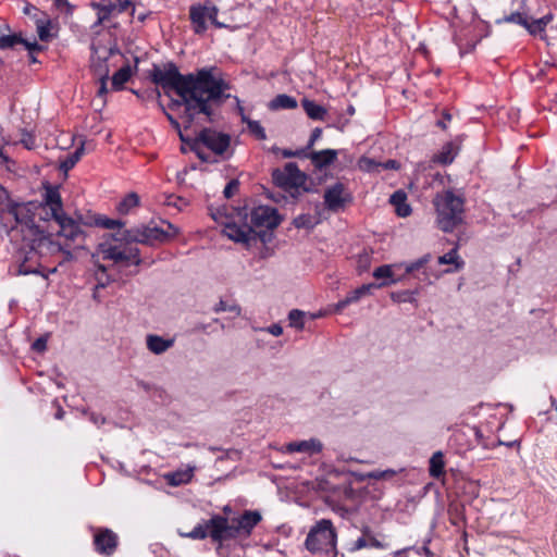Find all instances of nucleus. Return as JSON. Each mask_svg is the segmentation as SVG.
Returning <instances> with one entry per match:
<instances>
[{"mask_svg":"<svg viewBox=\"0 0 557 557\" xmlns=\"http://www.w3.org/2000/svg\"><path fill=\"white\" fill-rule=\"evenodd\" d=\"M149 78L160 86L165 95L174 91L178 99L172 100V110L184 107V117L191 124L195 117L203 114L210 117L213 113L212 102H220L228 98L224 92L231 88L216 66H207L195 73L182 74L173 62L162 66L153 64L149 71Z\"/></svg>","mask_w":557,"mask_h":557,"instance_id":"f257e3e1","label":"nucleus"},{"mask_svg":"<svg viewBox=\"0 0 557 557\" xmlns=\"http://www.w3.org/2000/svg\"><path fill=\"white\" fill-rule=\"evenodd\" d=\"M0 226L7 232L10 238L15 239L17 233L25 231L29 235H34L37 245L42 251V256L57 255L62 252L63 260L59 264L73 259L71 244L60 240H53L51 234H46L35 223V216L28 205L20 203L10 199V195L5 188L0 186Z\"/></svg>","mask_w":557,"mask_h":557,"instance_id":"f03ea898","label":"nucleus"},{"mask_svg":"<svg viewBox=\"0 0 557 557\" xmlns=\"http://www.w3.org/2000/svg\"><path fill=\"white\" fill-rule=\"evenodd\" d=\"M211 216L223 225L225 236L246 246L256 240L263 230H273L281 223L277 210L269 206L256 207L250 213L246 208H233L227 212V208L223 207L212 211Z\"/></svg>","mask_w":557,"mask_h":557,"instance_id":"7ed1b4c3","label":"nucleus"},{"mask_svg":"<svg viewBox=\"0 0 557 557\" xmlns=\"http://www.w3.org/2000/svg\"><path fill=\"white\" fill-rule=\"evenodd\" d=\"M178 234V228L168 223L166 230L158 226H141L126 231L123 240L112 239L101 243L99 250L104 260H111L121 265H138L139 249L131 243L154 245L164 243Z\"/></svg>","mask_w":557,"mask_h":557,"instance_id":"20e7f679","label":"nucleus"},{"mask_svg":"<svg viewBox=\"0 0 557 557\" xmlns=\"http://www.w3.org/2000/svg\"><path fill=\"white\" fill-rule=\"evenodd\" d=\"M261 519V513L257 510H245L243 515L231 521L224 516L213 515L211 517L212 542L222 544L226 540L240 535L249 536Z\"/></svg>","mask_w":557,"mask_h":557,"instance_id":"39448f33","label":"nucleus"},{"mask_svg":"<svg viewBox=\"0 0 557 557\" xmlns=\"http://www.w3.org/2000/svg\"><path fill=\"white\" fill-rule=\"evenodd\" d=\"M231 141V135L211 127H205L195 137L190 149L202 162H213L205 149H208L215 157L225 160L232 154ZM214 161L216 160L214 159Z\"/></svg>","mask_w":557,"mask_h":557,"instance_id":"423d86ee","label":"nucleus"},{"mask_svg":"<svg viewBox=\"0 0 557 557\" xmlns=\"http://www.w3.org/2000/svg\"><path fill=\"white\" fill-rule=\"evenodd\" d=\"M436 223L445 233L453 232L463 220L465 199L453 190H445L434 198Z\"/></svg>","mask_w":557,"mask_h":557,"instance_id":"0eeeda50","label":"nucleus"},{"mask_svg":"<svg viewBox=\"0 0 557 557\" xmlns=\"http://www.w3.org/2000/svg\"><path fill=\"white\" fill-rule=\"evenodd\" d=\"M306 548L313 555L337 557V531L329 519L317 521L305 541Z\"/></svg>","mask_w":557,"mask_h":557,"instance_id":"6e6552de","label":"nucleus"},{"mask_svg":"<svg viewBox=\"0 0 557 557\" xmlns=\"http://www.w3.org/2000/svg\"><path fill=\"white\" fill-rule=\"evenodd\" d=\"M273 183L292 198H298L305 193L311 191L309 176L300 171L297 163L288 162L282 169H275L272 172Z\"/></svg>","mask_w":557,"mask_h":557,"instance_id":"1a4fd4ad","label":"nucleus"},{"mask_svg":"<svg viewBox=\"0 0 557 557\" xmlns=\"http://www.w3.org/2000/svg\"><path fill=\"white\" fill-rule=\"evenodd\" d=\"M18 234L22 235V244L17 247L13 256L18 267L17 273L22 275L40 274L47 278L48 274H42L39 270L42 251L37 245L36 237L25 231L24 233H17L14 240L17 239Z\"/></svg>","mask_w":557,"mask_h":557,"instance_id":"9d476101","label":"nucleus"},{"mask_svg":"<svg viewBox=\"0 0 557 557\" xmlns=\"http://www.w3.org/2000/svg\"><path fill=\"white\" fill-rule=\"evenodd\" d=\"M219 9L211 1L196 3L189 7V20L191 29L196 35H203L207 29L206 21L209 20L215 28H226L227 26L218 20Z\"/></svg>","mask_w":557,"mask_h":557,"instance_id":"9b49d317","label":"nucleus"},{"mask_svg":"<svg viewBox=\"0 0 557 557\" xmlns=\"http://www.w3.org/2000/svg\"><path fill=\"white\" fill-rule=\"evenodd\" d=\"M88 531L92 536V548L102 557H112L119 546L120 536L112 529L107 527L88 525Z\"/></svg>","mask_w":557,"mask_h":557,"instance_id":"f8f14e48","label":"nucleus"},{"mask_svg":"<svg viewBox=\"0 0 557 557\" xmlns=\"http://www.w3.org/2000/svg\"><path fill=\"white\" fill-rule=\"evenodd\" d=\"M89 5L97 13V20L92 24L91 28H97L104 22L109 21L112 16L127 11L131 8L132 2L129 0H100L91 1Z\"/></svg>","mask_w":557,"mask_h":557,"instance_id":"ddd939ff","label":"nucleus"},{"mask_svg":"<svg viewBox=\"0 0 557 557\" xmlns=\"http://www.w3.org/2000/svg\"><path fill=\"white\" fill-rule=\"evenodd\" d=\"M53 220L59 226L57 232L59 238H63L64 243H70L71 249L83 247L84 233L79 223L69 218L65 213L59 218H53Z\"/></svg>","mask_w":557,"mask_h":557,"instance_id":"4468645a","label":"nucleus"},{"mask_svg":"<svg viewBox=\"0 0 557 557\" xmlns=\"http://www.w3.org/2000/svg\"><path fill=\"white\" fill-rule=\"evenodd\" d=\"M323 199L327 210L337 212L352 201V196L343 183L337 182L325 189Z\"/></svg>","mask_w":557,"mask_h":557,"instance_id":"2eb2a0df","label":"nucleus"},{"mask_svg":"<svg viewBox=\"0 0 557 557\" xmlns=\"http://www.w3.org/2000/svg\"><path fill=\"white\" fill-rule=\"evenodd\" d=\"M44 188L42 205L45 209H49L51 218H59L61 214L65 213L59 186L47 183L44 185Z\"/></svg>","mask_w":557,"mask_h":557,"instance_id":"dca6fc26","label":"nucleus"},{"mask_svg":"<svg viewBox=\"0 0 557 557\" xmlns=\"http://www.w3.org/2000/svg\"><path fill=\"white\" fill-rule=\"evenodd\" d=\"M454 39L459 48L460 55H465L474 50L481 40V36L476 33L474 26H466L455 35Z\"/></svg>","mask_w":557,"mask_h":557,"instance_id":"f3484780","label":"nucleus"},{"mask_svg":"<svg viewBox=\"0 0 557 557\" xmlns=\"http://www.w3.org/2000/svg\"><path fill=\"white\" fill-rule=\"evenodd\" d=\"M463 136H457L454 140L447 141L443 145L441 150L433 154L431 161L441 165H448L454 162L455 158L459 153Z\"/></svg>","mask_w":557,"mask_h":557,"instance_id":"a211bd4d","label":"nucleus"},{"mask_svg":"<svg viewBox=\"0 0 557 557\" xmlns=\"http://www.w3.org/2000/svg\"><path fill=\"white\" fill-rule=\"evenodd\" d=\"M92 55H91V70L96 76L99 78H108L109 77V67H108V58L112 53L111 49H103L100 51L92 47Z\"/></svg>","mask_w":557,"mask_h":557,"instance_id":"6ab92c4d","label":"nucleus"},{"mask_svg":"<svg viewBox=\"0 0 557 557\" xmlns=\"http://www.w3.org/2000/svg\"><path fill=\"white\" fill-rule=\"evenodd\" d=\"M306 159H309L315 169L322 170L336 161L337 150L323 149L320 151H309L307 152Z\"/></svg>","mask_w":557,"mask_h":557,"instance_id":"aec40b11","label":"nucleus"},{"mask_svg":"<svg viewBox=\"0 0 557 557\" xmlns=\"http://www.w3.org/2000/svg\"><path fill=\"white\" fill-rule=\"evenodd\" d=\"M389 202L395 207L396 214L406 218L411 214V207L407 202V194L403 189H398L391 195Z\"/></svg>","mask_w":557,"mask_h":557,"instance_id":"412c9836","label":"nucleus"},{"mask_svg":"<svg viewBox=\"0 0 557 557\" xmlns=\"http://www.w3.org/2000/svg\"><path fill=\"white\" fill-rule=\"evenodd\" d=\"M287 450L290 453H308L309 455H313L322 450V444L315 440L293 442L287 445Z\"/></svg>","mask_w":557,"mask_h":557,"instance_id":"4be33fe9","label":"nucleus"},{"mask_svg":"<svg viewBox=\"0 0 557 557\" xmlns=\"http://www.w3.org/2000/svg\"><path fill=\"white\" fill-rule=\"evenodd\" d=\"M360 531L370 548L387 549L389 547V544L384 541V536L376 534L369 525H363Z\"/></svg>","mask_w":557,"mask_h":557,"instance_id":"5701e85b","label":"nucleus"},{"mask_svg":"<svg viewBox=\"0 0 557 557\" xmlns=\"http://www.w3.org/2000/svg\"><path fill=\"white\" fill-rule=\"evenodd\" d=\"M194 476V468H188L184 470H176L173 472H169L164 474V479L166 483L171 486H178L182 484H187L191 481Z\"/></svg>","mask_w":557,"mask_h":557,"instance_id":"b1692460","label":"nucleus"},{"mask_svg":"<svg viewBox=\"0 0 557 557\" xmlns=\"http://www.w3.org/2000/svg\"><path fill=\"white\" fill-rule=\"evenodd\" d=\"M148 349L156 354L160 355L171 348L174 344L173 339H165L159 335L150 334L146 338Z\"/></svg>","mask_w":557,"mask_h":557,"instance_id":"393cba45","label":"nucleus"},{"mask_svg":"<svg viewBox=\"0 0 557 557\" xmlns=\"http://www.w3.org/2000/svg\"><path fill=\"white\" fill-rule=\"evenodd\" d=\"M301 106L306 112V114L314 121H323L327 114V110L314 102L313 100H309L307 98L302 99Z\"/></svg>","mask_w":557,"mask_h":557,"instance_id":"a878e982","label":"nucleus"},{"mask_svg":"<svg viewBox=\"0 0 557 557\" xmlns=\"http://www.w3.org/2000/svg\"><path fill=\"white\" fill-rule=\"evenodd\" d=\"M298 106L296 98L286 95L280 94L275 96L269 103L270 110H292L296 109Z\"/></svg>","mask_w":557,"mask_h":557,"instance_id":"bb28decb","label":"nucleus"},{"mask_svg":"<svg viewBox=\"0 0 557 557\" xmlns=\"http://www.w3.org/2000/svg\"><path fill=\"white\" fill-rule=\"evenodd\" d=\"M438 263L440 264H450L454 265L453 269H448L445 272H456L463 268L465 262L460 259L458 256V248L455 247L451 250H449L447 253L438 257Z\"/></svg>","mask_w":557,"mask_h":557,"instance_id":"cd10ccee","label":"nucleus"},{"mask_svg":"<svg viewBox=\"0 0 557 557\" xmlns=\"http://www.w3.org/2000/svg\"><path fill=\"white\" fill-rule=\"evenodd\" d=\"M140 198L136 193H128L116 206L120 214H128L134 208L139 207Z\"/></svg>","mask_w":557,"mask_h":557,"instance_id":"c85d7f7f","label":"nucleus"},{"mask_svg":"<svg viewBox=\"0 0 557 557\" xmlns=\"http://www.w3.org/2000/svg\"><path fill=\"white\" fill-rule=\"evenodd\" d=\"M212 531L213 527L210 518L209 520L198 523L189 533L186 534V536L193 540H205L210 536L212 540Z\"/></svg>","mask_w":557,"mask_h":557,"instance_id":"c756f323","label":"nucleus"},{"mask_svg":"<svg viewBox=\"0 0 557 557\" xmlns=\"http://www.w3.org/2000/svg\"><path fill=\"white\" fill-rule=\"evenodd\" d=\"M429 473L432 478L438 479L445 473V461L442 451H435L430 458Z\"/></svg>","mask_w":557,"mask_h":557,"instance_id":"7c9ffc66","label":"nucleus"},{"mask_svg":"<svg viewBox=\"0 0 557 557\" xmlns=\"http://www.w3.org/2000/svg\"><path fill=\"white\" fill-rule=\"evenodd\" d=\"M387 285H388V282L362 284L358 288L349 292L347 295L349 296V298L352 302H357L361 297H363L368 294H371L372 289L381 288V287H384Z\"/></svg>","mask_w":557,"mask_h":557,"instance_id":"2f4dec72","label":"nucleus"},{"mask_svg":"<svg viewBox=\"0 0 557 557\" xmlns=\"http://www.w3.org/2000/svg\"><path fill=\"white\" fill-rule=\"evenodd\" d=\"M132 76V69L129 64L122 66L119 71H116L112 76V88L114 90H121L124 87V84L128 82Z\"/></svg>","mask_w":557,"mask_h":557,"instance_id":"473e14b6","label":"nucleus"},{"mask_svg":"<svg viewBox=\"0 0 557 557\" xmlns=\"http://www.w3.org/2000/svg\"><path fill=\"white\" fill-rule=\"evenodd\" d=\"M84 153V145L77 147L73 152L69 153L61 162H60V170L64 173H67L70 170H72L76 163L81 160L82 156Z\"/></svg>","mask_w":557,"mask_h":557,"instance_id":"72a5a7b5","label":"nucleus"},{"mask_svg":"<svg viewBox=\"0 0 557 557\" xmlns=\"http://www.w3.org/2000/svg\"><path fill=\"white\" fill-rule=\"evenodd\" d=\"M243 123H246L248 132L258 140H265L267 133L264 127L259 121L249 119L246 114H243Z\"/></svg>","mask_w":557,"mask_h":557,"instance_id":"f704fd0d","label":"nucleus"},{"mask_svg":"<svg viewBox=\"0 0 557 557\" xmlns=\"http://www.w3.org/2000/svg\"><path fill=\"white\" fill-rule=\"evenodd\" d=\"M36 29L38 37L41 41H49L52 38V35L50 33L51 29V20L48 17L45 18H38L36 21Z\"/></svg>","mask_w":557,"mask_h":557,"instance_id":"c9c22d12","label":"nucleus"},{"mask_svg":"<svg viewBox=\"0 0 557 557\" xmlns=\"http://www.w3.org/2000/svg\"><path fill=\"white\" fill-rule=\"evenodd\" d=\"M372 275H373V277H375L377 280L385 278L384 282H388V285L395 284L397 282V280L393 277L394 273L392 270V265H389V264H384V265L377 267L373 271Z\"/></svg>","mask_w":557,"mask_h":557,"instance_id":"e433bc0d","label":"nucleus"},{"mask_svg":"<svg viewBox=\"0 0 557 557\" xmlns=\"http://www.w3.org/2000/svg\"><path fill=\"white\" fill-rule=\"evenodd\" d=\"M543 21H539V20H532V21H527V25L524 26V28L533 36H536L539 35L541 37V39L545 40L546 39V33H545V27L543 26Z\"/></svg>","mask_w":557,"mask_h":557,"instance_id":"4c0bfd02","label":"nucleus"},{"mask_svg":"<svg viewBox=\"0 0 557 557\" xmlns=\"http://www.w3.org/2000/svg\"><path fill=\"white\" fill-rule=\"evenodd\" d=\"M304 318H305L304 311L298 310V309H293L288 313L289 325L297 330H302L305 326Z\"/></svg>","mask_w":557,"mask_h":557,"instance_id":"58836bf2","label":"nucleus"},{"mask_svg":"<svg viewBox=\"0 0 557 557\" xmlns=\"http://www.w3.org/2000/svg\"><path fill=\"white\" fill-rule=\"evenodd\" d=\"M24 41L21 34H11L0 37V49H10Z\"/></svg>","mask_w":557,"mask_h":557,"instance_id":"ea45409f","label":"nucleus"},{"mask_svg":"<svg viewBox=\"0 0 557 557\" xmlns=\"http://www.w3.org/2000/svg\"><path fill=\"white\" fill-rule=\"evenodd\" d=\"M357 164L359 170L370 173L376 171L380 168L381 162H377L369 157L362 156L361 158H359Z\"/></svg>","mask_w":557,"mask_h":557,"instance_id":"a19ab883","label":"nucleus"},{"mask_svg":"<svg viewBox=\"0 0 557 557\" xmlns=\"http://www.w3.org/2000/svg\"><path fill=\"white\" fill-rule=\"evenodd\" d=\"M293 224L297 228H312L315 222L311 214H299L294 219Z\"/></svg>","mask_w":557,"mask_h":557,"instance_id":"79ce46f5","label":"nucleus"},{"mask_svg":"<svg viewBox=\"0 0 557 557\" xmlns=\"http://www.w3.org/2000/svg\"><path fill=\"white\" fill-rule=\"evenodd\" d=\"M397 474V471L393 469H386V470H373L371 472H368L366 474V478L373 479V480H391Z\"/></svg>","mask_w":557,"mask_h":557,"instance_id":"37998d69","label":"nucleus"},{"mask_svg":"<svg viewBox=\"0 0 557 557\" xmlns=\"http://www.w3.org/2000/svg\"><path fill=\"white\" fill-rule=\"evenodd\" d=\"M416 293L410 290H400V292H393L391 293V298L394 302L401 304V302H411L413 301V295Z\"/></svg>","mask_w":557,"mask_h":557,"instance_id":"c03bdc74","label":"nucleus"},{"mask_svg":"<svg viewBox=\"0 0 557 557\" xmlns=\"http://www.w3.org/2000/svg\"><path fill=\"white\" fill-rule=\"evenodd\" d=\"M430 260H431V255H429V253L424 255L421 258H419L418 260L407 264L406 272L412 273V272L423 268Z\"/></svg>","mask_w":557,"mask_h":557,"instance_id":"a18cd8bd","label":"nucleus"},{"mask_svg":"<svg viewBox=\"0 0 557 557\" xmlns=\"http://www.w3.org/2000/svg\"><path fill=\"white\" fill-rule=\"evenodd\" d=\"M214 311L215 312L230 311V312H233L235 315H239L240 307L238 305H228L226 301L220 300L215 305Z\"/></svg>","mask_w":557,"mask_h":557,"instance_id":"49530a36","label":"nucleus"},{"mask_svg":"<svg viewBox=\"0 0 557 557\" xmlns=\"http://www.w3.org/2000/svg\"><path fill=\"white\" fill-rule=\"evenodd\" d=\"M504 20L508 23H516L524 27L527 25L528 17L522 13L513 12L510 15L505 16Z\"/></svg>","mask_w":557,"mask_h":557,"instance_id":"de8ad7c7","label":"nucleus"},{"mask_svg":"<svg viewBox=\"0 0 557 557\" xmlns=\"http://www.w3.org/2000/svg\"><path fill=\"white\" fill-rule=\"evenodd\" d=\"M99 224L108 230L121 228L125 225V223L122 222L121 220H114L109 218L100 220Z\"/></svg>","mask_w":557,"mask_h":557,"instance_id":"09e8293b","label":"nucleus"},{"mask_svg":"<svg viewBox=\"0 0 557 557\" xmlns=\"http://www.w3.org/2000/svg\"><path fill=\"white\" fill-rule=\"evenodd\" d=\"M239 189V182L237 180H231L224 187L223 194L225 198L233 197Z\"/></svg>","mask_w":557,"mask_h":557,"instance_id":"8fccbe9b","label":"nucleus"},{"mask_svg":"<svg viewBox=\"0 0 557 557\" xmlns=\"http://www.w3.org/2000/svg\"><path fill=\"white\" fill-rule=\"evenodd\" d=\"M322 136V128L320 127H315L312 132H311V135H310V138L306 145V147H304V149H307V152L311 151L312 147L315 145V143L321 138Z\"/></svg>","mask_w":557,"mask_h":557,"instance_id":"3c124183","label":"nucleus"},{"mask_svg":"<svg viewBox=\"0 0 557 557\" xmlns=\"http://www.w3.org/2000/svg\"><path fill=\"white\" fill-rule=\"evenodd\" d=\"M21 44L28 50V57H33L34 53L41 52L45 49V47L39 45L37 41L30 42L24 39Z\"/></svg>","mask_w":557,"mask_h":557,"instance_id":"603ef678","label":"nucleus"},{"mask_svg":"<svg viewBox=\"0 0 557 557\" xmlns=\"http://www.w3.org/2000/svg\"><path fill=\"white\" fill-rule=\"evenodd\" d=\"M282 156L284 158L296 157V158L306 159L307 158V149H304V148H300V149H297V150L284 149V150H282Z\"/></svg>","mask_w":557,"mask_h":557,"instance_id":"864d4df0","label":"nucleus"},{"mask_svg":"<svg viewBox=\"0 0 557 557\" xmlns=\"http://www.w3.org/2000/svg\"><path fill=\"white\" fill-rule=\"evenodd\" d=\"M21 143L23 146L27 149H33L35 147V136L32 133H28L26 131H23Z\"/></svg>","mask_w":557,"mask_h":557,"instance_id":"5fc2aeb1","label":"nucleus"},{"mask_svg":"<svg viewBox=\"0 0 557 557\" xmlns=\"http://www.w3.org/2000/svg\"><path fill=\"white\" fill-rule=\"evenodd\" d=\"M450 121H451V114L447 110H444L442 112V117L440 120H437V122H436V126L442 128L443 131H446L448 127V123Z\"/></svg>","mask_w":557,"mask_h":557,"instance_id":"6e6d98bb","label":"nucleus"},{"mask_svg":"<svg viewBox=\"0 0 557 557\" xmlns=\"http://www.w3.org/2000/svg\"><path fill=\"white\" fill-rule=\"evenodd\" d=\"M364 548H370L369 544L366 542L362 535H360L356 541L352 542L350 552H358Z\"/></svg>","mask_w":557,"mask_h":557,"instance_id":"4d7b16f0","label":"nucleus"},{"mask_svg":"<svg viewBox=\"0 0 557 557\" xmlns=\"http://www.w3.org/2000/svg\"><path fill=\"white\" fill-rule=\"evenodd\" d=\"M54 5L66 14H72L74 10V7L67 0H54Z\"/></svg>","mask_w":557,"mask_h":557,"instance_id":"13d9d810","label":"nucleus"},{"mask_svg":"<svg viewBox=\"0 0 557 557\" xmlns=\"http://www.w3.org/2000/svg\"><path fill=\"white\" fill-rule=\"evenodd\" d=\"M380 168H382L384 170H396L397 171L400 169V164L398 161L389 159L385 162H381Z\"/></svg>","mask_w":557,"mask_h":557,"instance_id":"bf43d9fd","label":"nucleus"},{"mask_svg":"<svg viewBox=\"0 0 557 557\" xmlns=\"http://www.w3.org/2000/svg\"><path fill=\"white\" fill-rule=\"evenodd\" d=\"M168 205L169 206H174L176 208H178L180 210L182 209L183 206L186 205L185 200L181 197H174V196H171L169 197L168 199Z\"/></svg>","mask_w":557,"mask_h":557,"instance_id":"052dcab7","label":"nucleus"},{"mask_svg":"<svg viewBox=\"0 0 557 557\" xmlns=\"http://www.w3.org/2000/svg\"><path fill=\"white\" fill-rule=\"evenodd\" d=\"M350 304H354V302L350 300L349 296H348V295H346V297H345L344 299L339 300V301L335 305V310H336V311H342V310H344L347 306H349Z\"/></svg>","mask_w":557,"mask_h":557,"instance_id":"680f3d73","label":"nucleus"},{"mask_svg":"<svg viewBox=\"0 0 557 557\" xmlns=\"http://www.w3.org/2000/svg\"><path fill=\"white\" fill-rule=\"evenodd\" d=\"M268 332L273 336H280L283 334V327L280 324H272L268 327Z\"/></svg>","mask_w":557,"mask_h":557,"instance_id":"e2e57ef3","label":"nucleus"},{"mask_svg":"<svg viewBox=\"0 0 557 557\" xmlns=\"http://www.w3.org/2000/svg\"><path fill=\"white\" fill-rule=\"evenodd\" d=\"M100 79V87L98 90L99 96H103L107 94V79L108 78H99Z\"/></svg>","mask_w":557,"mask_h":557,"instance_id":"0e129e2a","label":"nucleus"},{"mask_svg":"<svg viewBox=\"0 0 557 557\" xmlns=\"http://www.w3.org/2000/svg\"><path fill=\"white\" fill-rule=\"evenodd\" d=\"M539 21H543V26L546 28V26L554 20V14L553 13H547L545 14L544 16H542L541 18H537Z\"/></svg>","mask_w":557,"mask_h":557,"instance_id":"69168bd1","label":"nucleus"},{"mask_svg":"<svg viewBox=\"0 0 557 557\" xmlns=\"http://www.w3.org/2000/svg\"><path fill=\"white\" fill-rule=\"evenodd\" d=\"M411 549V547H406L403 549H398L393 553V557H407V553Z\"/></svg>","mask_w":557,"mask_h":557,"instance_id":"338daca9","label":"nucleus"},{"mask_svg":"<svg viewBox=\"0 0 557 557\" xmlns=\"http://www.w3.org/2000/svg\"><path fill=\"white\" fill-rule=\"evenodd\" d=\"M34 347H35L37 350H42V349H45V347H46V343H45V341H42V339H37V341L34 343Z\"/></svg>","mask_w":557,"mask_h":557,"instance_id":"774afa93","label":"nucleus"}]
</instances>
